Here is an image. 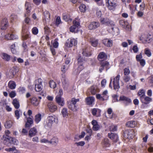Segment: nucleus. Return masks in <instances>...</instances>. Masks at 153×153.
<instances>
[{"instance_id": "nucleus-1", "label": "nucleus", "mask_w": 153, "mask_h": 153, "mask_svg": "<svg viewBox=\"0 0 153 153\" xmlns=\"http://www.w3.org/2000/svg\"><path fill=\"white\" fill-rule=\"evenodd\" d=\"M53 122L57 124L58 122V118L54 115L49 116L47 117L45 126L46 129L50 128L53 124Z\"/></svg>"}, {"instance_id": "nucleus-2", "label": "nucleus", "mask_w": 153, "mask_h": 153, "mask_svg": "<svg viewBox=\"0 0 153 153\" xmlns=\"http://www.w3.org/2000/svg\"><path fill=\"white\" fill-rule=\"evenodd\" d=\"M140 100L142 103L141 105L142 108H144L148 106V105L152 101V99L146 95Z\"/></svg>"}, {"instance_id": "nucleus-3", "label": "nucleus", "mask_w": 153, "mask_h": 153, "mask_svg": "<svg viewBox=\"0 0 153 153\" xmlns=\"http://www.w3.org/2000/svg\"><path fill=\"white\" fill-rule=\"evenodd\" d=\"M78 71H74V74H79L80 72L84 68V64L85 62V60L81 56L78 58Z\"/></svg>"}, {"instance_id": "nucleus-4", "label": "nucleus", "mask_w": 153, "mask_h": 153, "mask_svg": "<svg viewBox=\"0 0 153 153\" xmlns=\"http://www.w3.org/2000/svg\"><path fill=\"white\" fill-rule=\"evenodd\" d=\"M106 5L110 10H114L117 6L115 0H106Z\"/></svg>"}, {"instance_id": "nucleus-5", "label": "nucleus", "mask_w": 153, "mask_h": 153, "mask_svg": "<svg viewBox=\"0 0 153 153\" xmlns=\"http://www.w3.org/2000/svg\"><path fill=\"white\" fill-rule=\"evenodd\" d=\"M120 77V75L118 74L114 78V80L113 81L114 89L116 91H117L120 88L119 85Z\"/></svg>"}, {"instance_id": "nucleus-6", "label": "nucleus", "mask_w": 153, "mask_h": 153, "mask_svg": "<svg viewBox=\"0 0 153 153\" xmlns=\"http://www.w3.org/2000/svg\"><path fill=\"white\" fill-rule=\"evenodd\" d=\"M42 80L41 79H39L35 81V89L36 91L39 92L42 90Z\"/></svg>"}, {"instance_id": "nucleus-7", "label": "nucleus", "mask_w": 153, "mask_h": 153, "mask_svg": "<svg viewBox=\"0 0 153 153\" xmlns=\"http://www.w3.org/2000/svg\"><path fill=\"white\" fill-rule=\"evenodd\" d=\"M100 22L102 24L107 25H110L111 26H114L115 25L114 22L107 18H101Z\"/></svg>"}, {"instance_id": "nucleus-8", "label": "nucleus", "mask_w": 153, "mask_h": 153, "mask_svg": "<svg viewBox=\"0 0 153 153\" xmlns=\"http://www.w3.org/2000/svg\"><path fill=\"white\" fill-rule=\"evenodd\" d=\"M77 42L76 40L74 39H71L70 40L68 39L65 44V46L71 48L73 46H75L77 44Z\"/></svg>"}, {"instance_id": "nucleus-9", "label": "nucleus", "mask_w": 153, "mask_h": 153, "mask_svg": "<svg viewBox=\"0 0 153 153\" xmlns=\"http://www.w3.org/2000/svg\"><path fill=\"white\" fill-rule=\"evenodd\" d=\"M82 54L85 56H89L91 55L89 47L87 46L83 48L82 50Z\"/></svg>"}, {"instance_id": "nucleus-10", "label": "nucleus", "mask_w": 153, "mask_h": 153, "mask_svg": "<svg viewBox=\"0 0 153 153\" xmlns=\"http://www.w3.org/2000/svg\"><path fill=\"white\" fill-rule=\"evenodd\" d=\"M8 21L6 18L3 19L0 23V26L2 30L6 29L8 25Z\"/></svg>"}, {"instance_id": "nucleus-11", "label": "nucleus", "mask_w": 153, "mask_h": 153, "mask_svg": "<svg viewBox=\"0 0 153 153\" xmlns=\"http://www.w3.org/2000/svg\"><path fill=\"white\" fill-rule=\"evenodd\" d=\"M25 7L26 10V12L25 14V16H29L31 9V4L30 3L26 1L25 4Z\"/></svg>"}, {"instance_id": "nucleus-12", "label": "nucleus", "mask_w": 153, "mask_h": 153, "mask_svg": "<svg viewBox=\"0 0 153 153\" xmlns=\"http://www.w3.org/2000/svg\"><path fill=\"white\" fill-rule=\"evenodd\" d=\"M100 25V23L98 22H91L89 25L88 28L89 30L95 29Z\"/></svg>"}, {"instance_id": "nucleus-13", "label": "nucleus", "mask_w": 153, "mask_h": 153, "mask_svg": "<svg viewBox=\"0 0 153 153\" xmlns=\"http://www.w3.org/2000/svg\"><path fill=\"white\" fill-rule=\"evenodd\" d=\"M48 107L50 111L51 112H53L57 110L56 105L52 102H49L48 103Z\"/></svg>"}, {"instance_id": "nucleus-14", "label": "nucleus", "mask_w": 153, "mask_h": 153, "mask_svg": "<svg viewBox=\"0 0 153 153\" xmlns=\"http://www.w3.org/2000/svg\"><path fill=\"white\" fill-rule=\"evenodd\" d=\"M108 136L114 142H117L118 140V137L116 134L109 133L108 134Z\"/></svg>"}, {"instance_id": "nucleus-15", "label": "nucleus", "mask_w": 153, "mask_h": 153, "mask_svg": "<svg viewBox=\"0 0 153 153\" xmlns=\"http://www.w3.org/2000/svg\"><path fill=\"white\" fill-rule=\"evenodd\" d=\"M56 102L60 106H63L65 104L64 100L60 96H57L56 97Z\"/></svg>"}, {"instance_id": "nucleus-16", "label": "nucleus", "mask_w": 153, "mask_h": 153, "mask_svg": "<svg viewBox=\"0 0 153 153\" xmlns=\"http://www.w3.org/2000/svg\"><path fill=\"white\" fill-rule=\"evenodd\" d=\"M68 106L69 109L73 111H76L77 110L78 108L76 105H74L70 101L67 102Z\"/></svg>"}, {"instance_id": "nucleus-17", "label": "nucleus", "mask_w": 153, "mask_h": 153, "mask_svg": "<svg viewBox=\"0 0 153 153\" xmlns=\"http://www.w3.org/2000/svg\"><path fill=\"white\" fill-rule=\"evenodd\" d=\"M37 133V129L36 128L33 127L28 132V136L31 137L36 135Z\"/></svg>"}, {"instance_id": "nucleus-18", "label": "nucleus", "mask_w": 153, "mask_h": 153, "mask_svg": "<svg viewBox=\"0 0 153 153\" xmlns=\"http://www.w3.org/2000/svg\"><path fill=\"white\" fill-rule=\"evenodd\" d=\"M91 124L93 125V130L97 131L100 128V126L98 124L97 122L95 120H94L91 122Z\"/></svg>"}, {"instance_id": "nucleus-19", "label": "nucleus", "mask_w": 153, "mask_h": 153, "mask_svg": "<svg viewBox=\"0 0 153 153\" xmlns=\"http://www.w3.org/2000/svg\"><path fill=\"white\" fill-rule=\"evenodd\" d=\"M5 38L7 40H13L17 39L18 37L13 34H8L5 36Z\"/></svg>"}, {"instance_id": "nucleus-20", "label": "nucleus", "mask_w": 153, "mask_h": 153, "mask_svg": "<svg viewBox=\"0 0 153 153\" xmlns=\"http://www.w3.org/2000/svg\"><path fill=\"white\" fill-rule=\"evenodd\" d=\"M2 140H3L4 143L8 146H10V140L9 136L7 137L5 135H4L3 137Z\"/></svg>"}, {"instance_id": "nucleus-21", "label": "nucleus", "mask_w": 153, "mask_h": 153, "mask_svg": "<svg viewBox=\"0 0 153 153\" xmlns=\"http://www.w3.org/2000/svg\"><path fill=\"white\" fill-rule=\"evenodd\" d=\"M94 98L93 97H87L85 99V101L88 105H92L94 101Z\"/></svg>"}, {"instance_id": "nucleus-22", "label": "nucleus", "mask_w": 153, "mask_h": 153, "mask_svg": "<svg viewBox=\"0 0 153 153\" xmlns=\"http://www.w3.org/2000/svg\"><path fill=\"white\" fill-rule=\"evenodd\" d=\"M101 111L100 110L98 109L94 108L92 110L91 113L93 115L99 117L100 115Z\"/></svg>"}, {"instance_id": "nucleus-23", "label": "nucleus", "mask_w": 153, "mask_h": 153, "mask_svg": "<svg viewBox=\"0 0 153 153\" xmlns=\"http://www.w3.org/2000/svg\"><path fill=\"white\" fill-rule=\"evenodd\" d=\"M119 101H123L124 102H126L127 103H129L131 102V100L130 99L123 95L120 97V99Z\"/></svg>"}, {"instance_id": "nucleus-24", "label": "nucleus", "mask_w": 153, "mask_h": 153, "mask_svg": "<svg viewBox=\"0 0 153 153\" xmlns=\"http://www.w3.org/2000/svg\"><path fill=\"white\" fill-rule=\"evenodd\" d=\"M5 150L7 152H9L10 153H20L19 151L16 149L15 147L6 148Z\"/></svg>"}, {"instance_id": "nucleus-25", "label": "nucleus", "mask_w": 153, "mask_h": 153, "mask_svg": "<svg viewBox=\"0 0 153 153\" xmlns=\"http://www.w3.org/2000/svg\"><path fill=\"white\" fill-rule=\"evenodd\" d=\"M107 58L106 55L104 52H100L98 56L99 60L101 61Z\"/></svg>"}, {"instance_id": "nucleus-26", "label": "nucleus", "mask_w": 153, "mask_h": 153, "mask_svg": "<svg viewBox=\"0 0 153 153\" xmlns=\"http://www.w3.org/2000/svg\"><path fill=\"white\" fill-rule=\"evenodd\" d=\"M61 113L63 117L67 118L68 116V113L67 108H63L61 110Z\"/></svg>"}, {"instance_id": "nucleus-27", "label": "nucleus", "mask_w": 153, "mask_h": 153, "mask_svg": "<svg viewBox=\"0 0 153 153\" xmlns=\"http://www.w3.org/2000/svg\"><path fill=\"white\" fill-rule=\"evenodd\" d=\"M90 43L92 46L94 47H96L98 44V40L94 38H91L90 40Z\"/></svg>"}, {"instance_id": "nucleus-28", "label": "nucleus", "mask_w": 153, "mask_h": 153, "mask_svg": "<svg viewBox=\"0 0 153 153\" xmlns=\"http://www.w3.org/2000/svg\"><path fill=\"white\" fill-rule=\"evenodd\" d=\"M13 122L11 120H7L4 123V126L7 128H9L13 126Z\"/></svg>"}, {"instance_id": "nucleus-29", "label": "nucleus", "mask_w": 153, "mask_h": 153, "mask_svg": "<svg viewBox=\"0 0 153 153\" xmlns=\"http://www.w3.org/2000/svg\"><path fill=\"white\" fill-rule=\"evenodd\" d=\"M63 19L66 22L71 21L72 20V19L70 18V15L66 13L63 14Z\"/></svg>"}, {"instance_id": "nucleus-30", "label": "nucleus", "mask_w": 153, "mask_h": 153, "mask_svg": "<svg viewBox=\"0 0 153 153\" xmlns=\"http://www.w3.org/2000/svg\"><path fill=\"white\" fill-rule=\"evenodd\" d=\"M101 64L103 66L107 71L110 68V65L109 62L106 61L101 62Z\"/></svg>"}, {"instance_id": "nucleus-31", "label": "nucleus", "mask_w": 153, "mask_h": 153, "mask_svg": "<svg viewBox=\"0 0 153 153\" xmlns=\"http://www.w3.org/2000/svg\"><path fill=\"white\" fill-rule=\"evenodd\" d=\"M30 102L32 104L35 106H37L39 103V101L35 97H33L31 99Z\"/></svg>"}, {"instance_id": "nucleus-32", "label": "nucleus", "mask_w": 153, "mask_h": 153, "mask_svg": "<svg viewBox=\"0 0 153 153\" xmlns=\"http://www.w3.org/2000/svg\"><path fill=\"white\" fill-rule=\"evenodd\" d=\"M12 104L16 108L18 109L19 108L20 104L19 101L17 99H14L13 101Z\"/></svg>"}, {"instance_id": "nucleus-33", "label": "nucleus", "mask_w": 153, "mask_h": 153, "mask_svg": "<svg viewBox=\"0 0 153 153\" xmlns=\"http://www.w3.org/2000/svg\"><path fill=\"white\" fill-rule=\"evenodd\" d=\"M18 71L19 69L17 67H13L10 70V72L12 75L13 76Z\"/></svg>"}, {"instance_id": "nucleus-34", "label": "nucleus", "mask_w": 153, "mask_h": 153, "mask_svg": "<svg viewBox=\"0 0 153 153\" xmlns=\"http://www.w3.org/2000/svg\"><path fill=\"white\" fill-rule=\"evenodd\" d=\"M103 100H108V91L107 90L104 91L101 94Z\"/></svg>"}, {"instance_id": "nucleus-35", "label": "nucleus", "mask_w": 153, "mask_h": 153, "mask_svg": "<svg viewBox=\"0 0 153 153\" xmlns=\"http://www.w3.org/2000/svg\"><path fill=\"white\" fill-rule=\"evenodd\" d=\"M8 86L9 88L11 89H14L16 87V83L13 81H10L8 82Z\"/></svg>"}, {"instance_id": "nucleus-36", "label": "nucleus", "mask_w": 153, "mask_h": 153, "mask_svg": "<svg viewBox=\"0 0 153 153\" xmlns=\"http://www.w3.org/2000/svg\"><path fill=\"white\" fill-rule=\"evenodd\" d=\"M138 95L140 97V100L146 96L145 91L143 89L139 90L138 93Z\"/></svg>"}, {"instance_id": "nucleus-37", "label": "nucleus", "mask_w": 153, "mask_h": 153, "mask_svg": "<svg viewBox=\"0 0 153 153\" xmlns=\"http://www.w3.org/2000/svg\"><path fill=\"white\" fill-rule=\"evenodd\" d=\"M2 57L3 59L7 61H9L10 59V55L4 53L2 54Z\"/></svg>"}, {"instance_id": "nucleus-38", "label": "nucleus", "mask_w": 153, "mask_h": 153, "mask_svg": "<svg viewBox=\"0 0 153 153\" xmlns=\"http://www.w3.org/2000/svg\"><path fill=\"white\" fill-rule=\"evenodd\" d=\"M41 114H39L35 116V121L36 123H38L41 121Z\"/></svg>"}, {"instance_id": "nucleus-39", "label": "nucleus", "mask_w": 153, "mask_h": 153, "mask_svg": "<svg viewBox=\"0 0 153 153\" xmlns=\"http://www.w3.org/2000/svg\"><path fill=\"white\" fill-rule=\"evenodd\" d=\"M97 87L92 86L90 89V91L92 95L95 94L97 91Z\"/></svg>"}, {"instance_id": "nucleus-40", "label": "nucleus", "mask_w": 153, "mask_h": 153, "mask_svg": "<svg viewBox=\"0 0 153 153\" xmlns=\"http://www.w3.org/2000/svg\"><path fill=\"white\" fill-rule=\"evenodd\" d=\"M10 140V145L11 144H13L15 145H17L18 143V141L15 138H13L9 136Z\"/></svg>"}, {"instance_id": "nucleus-41", "label": "nucleus", "mask_w": 153, "mask_h": 153, "mask_svg": "<svg viewBox=\"0 0 153 153\" xmlns=\"http://www.w3.org/2000/svg\"><path fill=\"white\" fill-rule=\"evenodd\" d=\"M128 138L129 139H132L135 136V134L133 130H132L128 132Z\"/></svg>"}, {"instance_id": "nucleus-42", "label": "nucleus", "mask_w": 153, "mask_h": 153, "mask_svg": "<svg viewBox=\"0 0 153 153\" xmlns=\"http://www.w3.org/2000/svg\"><path fill=\"white\" fill-rule=\"evenodd\" d=\"M102 145L103 147H109L110 144L109 140L107 139H105L103 141Z\"/></svg>"}, {"instance_id": "nucleus-43", "label": "nucleus", "mask_w": 153, "mask_h": 153, "mask_svg": "<svg viewBox=\"0 0 153 153\" xmlns=\"http://www.w3.org/2000/svg\"><path fill=\"white\" fill-rule=\"evenodd\" d=\"M58 142V139L56 137H53L51 139L50 141H49V143L52 144L53 145H56Z\"/></svg>"}, {"instance_id": "nucleus-44", "label": "nucleus", "mask_w": 153, "mask_h": 153, "mask_svg": "<svg viewBox=\"0 0 153 153\" xmlns=\"http://www.w3.org/2000/svg\"><path fill=\"white\" fill-rule=\"evenodd\" d=\"M69 65H66V64L62 65L61 68V71L63 73H65L68 69Z\"/></svg>"}, {"instance_id": "nucleus-45", "label": "nucleus", "mask_w": 153, "mask_h": 153, "mask_svg": "<svg viewBox=\"0 0 153 153\" xmlns=\"http://www.w3.org/2000/svg\"><path fill=\"white\" fill-rule=\"evenodd\" d=\"M73 25L78 28L79 26L80 23L78 19H75L73 22Z\"/></svg>"}, {"instance_id": "nucleus-46", "label": "nucleus", "mask_w": 153, "mask_h": 153, "mask_svg": "<svg viewBox=\"0 0 153 153\" xmlns=\"http://www.w3.org/2000/svg\"><path fill=\"white\" fill-rule=\"evenodd\" d=\"M79 9L81 12H85L86 10L85 5L83 4H81L79 7Z\"/></svg>"}, {"instance_id": "nucleus-47", "label": "nucleus", "mask_w": 153, "mask_h": 153, "mask_svg": "<svg viewBox=\"0 0 153 153\" xmlns=\"http://www.w3.org/2000/svg\"><path fill=\"white\" fill-rule=\"evenodd\" d=\"M119 23L120 25L124 27H127V25L128 24V23L127 22L123 20H120L119 21Z\"/></svg>"}, {"instance_id": "nucleus-48", "label": "nucleus", "mask_w": 153, "mask_h": 153, "mask_svg": "<svg viewBox=\"0 0 153 153\" xmlns=\"http://www.w3.org/2000/svg\"><path fill=\"white\" fill-rule=\"evenodd\" d=\"M131 78L130 76L128 75H124L123 77V80L125 82H128L130 80Z\"/></svg>"}, {"instance_id": "nucleus-49", "label": "nucleus", "mask_w": 153, "mask_h": 153, "mask_svg": "<svg viewBox=\"0 0 153 153\" xmlns=\"http://www.w3.org/2000/svg\"><path fill=\"white\" fill-rule=\"evenodd\" d=\"M49 84L50 87L53 88H55L56 86V83L53 80L50 81Z\"/></svg>"}, {"instance_id": "nucleus-50", "label": "nucleus", "mask_w": 153, "mask_h": 153, "mask_svg": "<svg viewBox=\"0 0 153 153\" xmlns=\"http://www.w3.org/2000/svg\"><path fill=\"white\" fill-rule=\"evenodd\" d=\"M145 53L148 56L150 57L151 56V53L150 51L148 48H146L145 50Z\"/></svg>"}, {"instance_id": "nucleus-51", "label": "nucleus", "mask_w": 153, "mask_h": 153, "mask_svg": "<svg viewBox=\"0 0 153 153\" xmlns=\"http://www.w3.org/2000/svg\"><path fill=\"white\" fill-rule=\"evenodd\" d=\"M124 75H128L130 73V70L128 68H125L124 69Z\"/></svg>"}, {"instance_id": "nucleus-52", "label": "nucleus", "mask_w": 153, "mask_h": 153, "mask_svg": "<svg viewBox=\"0 0 153 153\" xmlns=\"http://www.w3.org/2000/svg\"><path fill=\"white\" fill-rule=\"evenodd\" d=\"M18 91L20 94H22L25 93V89L23 87H19L18 88Z\"/></svg>"}, {"instance_id": "nucleus-53", "label": "nucleus", "mask_w": 153, "mask_h": 153, "mask_svg": "<svg viewBox=\"0 0 153 153\" xmlns=\"http://www.w3.org/2000/svg\"><path fill=\"white\" fill-rule=\"evenodd\" d=\"M78 28L75 27V26L73 25L70 28V31L72 32L75 33L77 31Z\"/></svg>"}, {"instance_id": "nucleus-54", "label": "nucleus", "mask_w": 153, "mask_h": 153, "mask_svg": "<svg viewBox=\"0 0 153 153\" xmlns=\"http://www.w3.org/2000/svg\"><path fill=\"white\" fill-rule=\"evenodd\" d=\"M79 99H76L75 98H73L71 99V101H70L74 105H76L77 102H79Z\"/></svg>"}, {"instance_id": "nucleus-55", "label": "nucleus", "mask_w": 153, "mask_h": 153, "mask_svg": "<svg viewBox=\"0 0 153 153\" xmlns=\"http://www.w3.org/2000/svg\"><path fill=\"white\" fill-rule=\"evenodd\" d=\"M15 44L12 45L10 47L11 52L13 54H15L16 53V51L15 49Z\"/></svg>"}, {"instance_id": "nucleus-56", "label": "nucleus", "mask_w": 153, "mask_h": 153, "mask_svg": "<svg viewBox=\"0 0 153 153\" xmlns=\"http://www.w3.org/2000/svg\"><path fill=\"white\" fill-rule=\"evenodd\" d=\"M139 39L140 40L142 41H147V39L146 38V36L145 34H142V35L140 37Z\"/></svg>"}, {"instance_id": "nucleus-57", "label": "nucleus", "mask_w": 153, "mask_h": 153, "mask_svg": "<svg viewBox=\"0 0 153 153\" xmlns=\"http://www.w3.org/2000/svg\"><path fill=\"white\" fill-rule=\"evenodd\" d=\"M53 46L55 48H58L59 45V43L57 42V39H55L53 43Z\"/></svg>"}, {"instance_id": "nucleus-58", "label": "nucleus", "mask_w": 153, "mask_h": 153, "mask_svg": "<svg viewBox=\"0 0 153 153\" xmlns=\"http://www.w3.org/2000/svg\"><path fill=\"white\" fill-rule=\"evenodd\" d=\"M32 32L34 35H36L38 33V30L36 27H34L32 29Z\"/></svg>"}, {"instance_id": "nucleus-59", "label": "nucleus", "mask_w": 153, "mask_h": 153, "mask_svg": "<svg viewBox=\"0 0 153 153\" xmlns=\"http://www.w3.org/2000/svg\"><path fill=\"white\" fill-rule=\"evenodd\" d=\"M117 126H111L110 127V130L111 131H117Z\"/></svg>"}, {"instance_id": "nucleus-60", "label": "nucleus", "mask_w": 153, "mask_h": 153, "mask_svg": "<svg viewBox=\"0 0 153 153\" xmlns=\"http://www.w3.org/2000/svg\"><path fill=\"white\" fill-rule=\"evenodd\" d=\"M95 10L97 16L99 17H100L102 15L101 11L99 10L97 8H96Z\"/></svg>"}, {"instance_id": "nucleus-61", "label": "nucleus", "mask_w": 153, "mask_h": 153, "mask_svg": "<svg viewBox=\"0 0 153 153\" xmlns=\"http://www.w3.org/2000/svg\"><path fill=\"white\" fill-rule=\"evenodd\" d=\"M21 133L23 135H27L28 134V131L26 129L23 128L22 131Z\"/></svg>"}, {"instance_id": "nucleus-62", "label": "nucleus", "mask_w": 153, "mask_h": 153, "mask_svg": "<svg viewBox=\"0 0 153 153\" xmlns=\"http://www.w3.org/2000/svg\"><path fill=\"white\" fill-rule=\"evenodd\" d=\"M134 122H135L133 121H128L127 123V125L129 127H133L134 126L133 124Z\"/></svg>"}, {"instance_id": "nucleus-63", "label": "nucleus", "mask_w": 153, "mask_h": 153, "mask_svg": "<svg viewBox=\"0 0 153 153\" xmlns=\"http://www.w3.org/2000/svg\"><path fill=\"white\" fill-rule=\"evenodd\" d=\"M16 93L15 91H12L9 94V96L12 98L16 96Z\"/></svg>"}, {"instance_id": "nucleus-64", "label": "nucleus", "mask_w": 153, "mask_h": 153, "mask_svg": "<svg viewBox=\"0 0 153 153\" xmlns=\"http://www.w3.org/2000/svg\"><path fill=\"white\" fill-rule=\"evenodd\" d=\"M85 143L84 141H80L79 142H76L75 144H76L77 146H82L84 145Z\"/></svg>"}]
</instances>
